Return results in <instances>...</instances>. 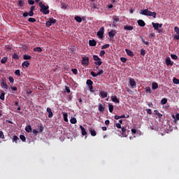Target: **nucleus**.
<instances>
[{"mask_svg": "<svg viewBox=\"0 0 179 179\" xmlns=\"http://www.w3.org/2000/svg\"><path fill=\"white\" fill-rule=\"evenodd\" d=\"M28 21H29V22H32V23H34V22H36V18H31V17H30V18L28 19Z\"/></svg>", "mask_w": 179, "mask_h": 179, "instance_id": "nucleus-49", "label": "nucleus"}, {"mask_svg": "<svg viewBox=\"0 0 179 179\" xmlns=\"http://www.w3.org/2000/svg\"><path fill=\"white\" fill-rule=\"evenodd\" d=\"M34 4L31 5V13H32L33 17H34V10H35V9H36V6H34Z\"/></svg>", "mask_w": 179, "mask_h": 179, "instance_id": "nucleus-43", "label": "nucleus"}, {"mask_svg": "<svg viewBox=\"0 0 179 179\" xmlns=\"http://www.w3.org/2000/svg\"><path fill=\"white\" fill-rule=\"evenodd\" d=\"M0 99L2 101H4L5 99V92L3 91L1 92V94L0 95Z\"/></svg>", "mask_w": 179, "mask_h": 179, "instance_id": "nucleus-39", "label": "nucleus"}, {"mask_svg": "<svg viewBox=\"0 0 179 179\" xmlns=\"http://www.w3.org/2000/svg\"><path fill=\"white\" fill-rule=\"evenodd\" d=\"M1 85L4 90H8L9 87L7 84L6 78H2L1 81Z\"/></svg>", "mask_w": 179, "mask_h": 179, "instance_id": "nucleus-5", "label": "nucleus"}, {"mask_svg": "<svg viewBox=\"0 0 179 179\" xmlns=\"http://www.w3.org/2000/svg\"><path fill=\"white\" fill-rule=\"evenodd\" d=\"M43 49L41 48L37 47L34 48V52H42Z\"/></svg>", "mask_w": 179, "mask_h": 179, "instance_id": "nucleus-37", "label": "nucleus"}, {"mask_svg": "<svg viewBox=\"0 0 179 179\" xmlns=\"http://www.w3.org/2000/svg\"><path fill=\"white\" fill-rule=\"evenodd\" d=\"M18 140H20V138L17 136H16V135L13 136V141H15V143H17Z\"/></svg>", "mask_w": 179, "mask_h": 179, "instance_id": "nucleus-41", "label": "nucleus"}, {"mask_svg": "<svg viewBox=\"0 0 179 179\" xmlns=\"http://www.w3.org/2000/svg\"><path fill=\"white\" fill-rule=\"evenodd\" d=\"M99 8H100L99 4H96L95 3H93L92 4V8H91L92 11H96V13H99L100 11Z\"/></svg>", "mask_w": 179, "mask_h": 179, "instance_id": "nucleus-6", "label": "nucleus"}, {"mask_svg": "<svg viewBox=\"0 0 179 179\" xmlns=\"http://www.w3.org/2000/svg\"><path fill=\"white\" fill-rule=\"evenodd\" d=\"M56 22H57V20H55L53 17L50 18V27H51V25H53L54 24H56Z\"/></svg>", "mask_w": 179, "mask_h": 179, "instance_id": "nucleus-38", "label": "nucleus"}, {"mask_svg": "<svg viewBox=\"0 0 179 179\" xmlns=\"http://www.w3.org/2000/svg\"><path fill=\"white\" fill-rule=\"evenodd\" d=\"M140 14H141V15H146L148 17H153V18H156L157 17V13H155V11L152 13V11H149L148 9L143 10H141L140 11Z\"/></svg>", "mask_w": 179, "mask_h": 179, "instance_id": "nucleus-2", "label": "nucleus"}, {"mask_svg": "<svg viewBox=\"0 0 179 179\" xmlns=\"http://www.w3.org/2000/svg\"><path fill=\"white\" fill-rule=\"evenodd\" d=\"M141 56H145V55H146V52H145V49L141 50Z\"/></svg>", "mask_w": 179, "mask_h": 179, "instance_id": "nucleus-52", "label": "nucleus"}, {"mask_svg": "<svg viewBox=\"0 0 179 179\" xmlns=\"http://www.w3.org/2000/svg\"><path fill=\"white\" fill-rule=\"evenodd\" d=\"M113 26L116 27L117 22H119V21H120V18H119V17H117V15H113Z\"/></svg>", "mask_w": 179, "mask_h": 179, "instance_id": "nucleus-10", "label": "nucleus"}, {"mask_svg": "<svg viewBox=\"0 0 179 179\" xmlns=\"http://www.w3.org/2000/svg\"><path fill=\"white\" fill-rule=\"evenodd\" d=\"M97 36L100 39H103L104 38V27H102V28H100V29L97 32Z\"/></svg>", "mask_w": 179, "mask_h": 179, "instance_id": "nucleus-4", "label": "nucleus"}, {"mask_svg": "<svg viewBox=\"0 0 179 179\" xmlns=\"http://www.w3.org/2000/svg\"><path fill=\"white\" fill-rule=\"evenodd\" d=\"M173 119H174L175 122H178L179 120V113H176V115H172Z\"/></svg>", "mask_w": 179, "mask_h": 179, "instance_id": "nucleus-27", "label": "nucleus"}, {"mask_svg": "<svg viewBox=\"0 0 179 179\" xmlns=\"http://www.w3.org/2000/svg\"><path fill=\"white\" fill-rule=\"evenodd\" d=\"M166 66H173V62H171V57L166 58Z\"/></svg>", "mask_w": 179, "mask_h": 179, "instance_id": "nucleus-11", "label": "nucleus"}, {"mask_svg": "<svg viewBox=\"0 0 179 179\" xmlns=\"http://www.w3.org/2000/svg\"><path fill=\"white\" fill-rule=\"evenodd\" d=\"M25 130L26 131H28V133H31L32 131V127L31 124H28L27 126H26Z\"/></svg>", "mask_w": 179, "mask_h": 179, "instance_id": "nucleus-24", "label": "nucleus"}, {"mask_svg": "<svg viewBox=\"0 0 179 179\" xmlns=\"http://www.w3.org/2000/svg\"><path fill=\"white\" fill-rule=\"evenodd\" d=\"M8 80L10 81V83H14L15 81L13 77H11L10 76V77H8Z\"/></svg>", "mask_w": 179, "mask_h": 179, "instance_id": "nucleus-58", "label": "nucleus"}, {"mask_svg": "<svg viewBox=\"0 0 179 179\" xmlns=\"http://www.w3.org/2000/svg\"><path fill=\"white\" fill-rule=\"evenodd\" d=\"M90 131L92 136H96V131L94 129H90Z\"/></svg>", "mask_w": 179, "mask_h": 179, "instance_id": "nucleus-31", "label": "nucleus"}, {"mask_svg": "<svg viewBox=\"0 0 179 179\" xmlns=\"http://www.w3.org/2000/svg\"><path fill=\"white\" fill-rule=\"evenodd\" d=\"M8 60V57H3V59H1V63H2V64H5V63H6Z\"/></svg>", "mask_w": 179, "mask_h": 179, "instance_id": "nucleus-44", "label": "nucleus"}, {"mask_svg": "<svg viewBox=\"0 0 179 179\" xmlns=\"http://www.w3.org/2000/svg\"><path fill=\"white\" fill-rule=\"evenodd\" d=\"M76 21H77V22H82V18L81 17H79L78 15L76 16L75 18Z\"/></svg>", "mask_w": 179, "mask_h": 179, "instance_id": "nucleus-35", "label": "nucleus"}, {"mask_svg": "<svg viewBox=\"0 0 179 179\" xmlns=\"http://www.w3.org/2000/svg\"><path fill=\"white\" fill-rule=\"evenodd\" d=\"M91 84H92V80H87V85H88L90 90Z\"/></svg>", "mask_w": 179, "mask_h": 179, "instance_id": "nucleus-56", "label": "nucleus"}, {"mask_svg": "<svg viewBox=\"0 0 179 179\" xmlns=\"http://www.w3.org/2000/svg\"><path fill=\"white\" fill-rule=\"evenodd\" d=\"M120 60H121V62H122L123 63H126L127 59H126V57H121Z\"/></svg>", "mask_w": 179, "mask_h": 179, "instance_id": "nucleus-63", "label": "nucleus"}, {"mask_svg": "<svg viewBox=\"0 0 179 179\" xmlns=\"http://www.w3.org/2000/svg\"><path fill=\"white\" fill-rule=\"evenodd\" d=\"M47 112L48 113V117H53V112H52L51 108H47Z\"/></svg>", "mask_w": 179, "mask_h": 179, "instance_id": "nucleus-18", "label": "nucleus"}, {"mask_svg": "<svg viewBox=\"0 0 179 179\" xmlns=\"http://www.w3.org/2000/svg\"><path fill=\"white\" fill-rule=\"evenodd\" d=\"M80 128L81 129L83 136H86V134H87V131H86V129H85V127H83V126L82 125L80 126Z\"/></svg>", "mask_w": 179, "mask_h": 179, "instance_id": "nucleus-23", "label": "nucleus"}, {"mask_svg": "<svg viewBox=\"0 0 179 179\" xmlns=\"http://www.w3.org/2000/svg\"><path fill=\"white\" fill-rule=\"evenodd\" d=\"M73 74H78V69H72L71 70Z\"/></svg>", "mask_w": 179, "mask_h": 179, "instance_id": "nucleus-64", "label": "nucleus"}, {"mask_svg": "<svg viewBox=\"0 0 179 179\" xmlns=\"http://www.w3.org/2000/svg\"><path fill=\"white\" fill-rule=\"evenodd\" d=\"M174 31H175V32H176V34H177L178 35V36H179V27H175Z\"/></svg>", "mask_w": 179, "mask_h": 179, "instance_id": "nucleus-51", "label": "nucleus"}, {"mask_svg": "<svg viewBox=\"0 0 179 179\" xmlns=\"http://www.w3.org/2000/svg\"><path fill=\"white\" fill-rule=\"evenodd\" d=\"M111 99L113 102H115V103H120V99H118L117 95H113L111 96Z\"/></svg>", "mask_w": 179, "mask_h": 179, "instance_id": "nucleus-14", "label": "nucleus"}, {"mask_svg": "<svg viewBox=\"0 0 179 179\" xmlns=\"http://www.w3.org/2000/svg\"><path fill=\"white\" fill-rule=\"evenodd\" d=\"M0 138H5L4 133L2 130H0Z\"/></svg>", "mask_w": 179, "mask_h": 179, "instance_id": "nucleus-50", "label": "nucleus"}, {"mask_svg": "<svg viewBox=\"0 0 179 179\" xmlns=\"http://www.w3.org/2000/svg\"><path fill=\"white\" fill-rule=\"evenodd\" d=\"M38 132L39 133H43V130H44V126L43 124H38Z\"/></svg>", "mask_w": 179, "mask_h": 179, "instance_id": "nucleus-26", "label": "nucleus"}, {"mask_svg": "<svg viewBox=\"0 0 179 179\" xmlns=\"http://www.w3.org/2000/svg\"><path fill=\"white\" fill-rule=\"evenodd\" d=\"M97 42L94 39L90 40L89 41V45L90 46H96Z\"/></svg>", "mask_w": 179, "mask_h": 179, "instance_id": "nucleus-19", "label": "nucleus"}, {"mask_svg": "<svg viewBox=\"0 0 179 179\" xmlns=\"http://www.w3.org/2000/svg\"><path fill=\"white\" fill-rule=\"evenodd\" d=\"M29 66H30L29 62H24L22 64V66L23 67V69H27V67H29Z\"/></svg>", "mask_w": 179, "mask_h": 179, "instance_id": "nucleus-22", "label": "nucleus"}, {"mask_svg": "<svg viewBox=\"0 0 179 179\" xmlns=\"http://www.w3.org/2000/svg\"><path fill=\"white\" fill-rule=\"evenodd\" d=\"M129 84L132 87H136V83L134 78H129Z\"/></svg>", "mask_w": 179, "mask_h": 179, "instance_id": "nucleus-12", "label": "nucleus"}, {"mask_svg": "<svg viewBox=\"0 0 179 179\" xmlns=\"http://www.w3.org/2000/svg\"><path fill=\"white\" fill-rule=\"evenodd\" d=\"M159 88V85L157 83H152V90H157Z\"/></svg>", "mask_w": 179, "mask_h": 179, "instance_id": "nucleus-29", "label": "nucleus"}, {"mask_svg": "<svg viewBox=\"0 0 179 179\" xmlns=\"http://www.w3.org/2000/svg\"><path fill=\"white\" fill-rule=\"evenodd\" d=\"M90 90L91 91V92H93V81H92V80H91V84H90Z\"/></svg>", "mask_w": 179, "mask_h": 179, "instance_id": "nucleus-61", "label": "nucleus"}, {"mask_svg": "<svg viewBox=\"0 0 179 179\" xmlns=\"http://www.w3.org/2000/svg\"><path fill=\"white\" fill-rule=\"evenodd\" d=\"M28 4L32 6V5L35 4V1L34 0H28Z\"/></svg>", "mask_w": 179, "mask_h": 179, "instance_id": "nucleus-53", "label": "nucleus"}, {"mask_svg": "<svg viewBox=\"0 0 179 179\" xmlns=\"http://www.w3.org/2000/svg\"><path fill=\"white\" fill-rule=\"evenodd\" d=\"M141 41L143 43H145L146 45V46H149V45H150L149 42L145 41V39H143V38H141Z\"/></svg>", "mask_w": 179, "mask_h": 179, "instance_id": "nucleus-54", "label": "nucleus"}, {"mask_svg": "<svg viewBox=\"0 0 179 179\" xmlns=\"http://www.w3.org/2000/svg\"><path fill=\"white\" fill-rule=\"evenodd\" d=\"M93 59L94 60V64L96 66H101V64H102L101 59H100V57H99V56H97L96 55H94L93 56Z\"/></svg>", "mask_w": 179, "mask_h": 179, "instance_id": "nucleus-3", "label": "nucleus"}, {"mask_svg": "<svg viewBox=\"0 0 179 179\" xmlns=\"http://www.w3.org/2000/svg\"><path fill=\"white\" fill-rule=\"evenodd\" d=\"M116 35V31H114V29H112L110 32H108V36L110 38H113L114 36Z\"/></svg>", "mask_w": 179, "mask_h": 179, "instance_id": "nucleus-15", "label": "nucleus"}, {"mask_svg": "<svg viewBox=\"0 0 179 179\" xmlns=\"http://www.w3.org/2000/svg\"><path fill=\"white\" fill-rule=\"evenodd\" d=\"M63 116H64V120L65 122H68V113H64Z\"/></svg>", "mask_w": 179, "mask_h": 179, "instance_id": "nucleus-46", "label": "nucleus"}, {"mask_svg": "<svg viewBox=\"0 0 179 179\" xmlns=\"http://www.w3.org/2000/svg\"><path fill=\"white\" fill-rule=\"evenodd\" d=\"M83 65L88 66L90 63V59L89 57H83V60L81 62Z\"/></svg>", "mask_w": 179, "mask_h": 179, "instance_id": "nucleus-8", "label": "nucleus"}, {"mask_svg": "<svg viewBox=\"0 0 179 179\" xmlns=\"http://www.w3.org/2000/svg\"><path fill=\"white\" fill-rule=\"evenodd\" d=\"M145 92H148V94H152V90H151L150 87H145Z\"/></svg>", "mask_w": 179, "mask_h": 179, "instance_id": "nucleus-40", "label": "nucleus"}, {"mask_svg": "<svg viewBox=\"0 0 179 179\" xmlns=\"http://www.w3.org/2000/svg\"><path fill=\"white\" fill-rule=\"evenodd\" d=\"M25 3H24V0H18V4L17 6L20 8H22V7H24Z\"/></svg>", "mask_w": 179, "mask_h": 179, "instance_id": "nucleus-17", "label": "nucleus"}, {"mask_svg": "<svg viewBox=\"0 0 179 179\" xmlns=\"http://www.w3.org/2000/svg\"><path fill=\"white\" fill-rule=\"evenodd\" d=\"M110 45L108 43H107L106 45H103L101 48V49H107L108 48H109Z\"/></svg>", "mask_w": 179, "mask_h": 179, "instance_id": "nucleus-59", "label": "nucleus"}, {"mask_svg": "<svg viewBox=\"0 0 179 179\" xmlns=\"http://www.w3.org/2000/svg\"><path fill=\"white\" fill-rule=\"evenodd\" d=\"M137 23L140 27H145V21H143V20H138V21H137Z\"/></svg>", "mask_w": 179, "mask_h": 179, "instance_id": "nucleus-21", "label": "nucleus"}, {"mask_svg": "<svg viewBox=\"0 0 179 179\" xmlns=\"http://www.w3.org/2000/svg\"><path fill=\"white\" fill-rule=\"evenodd\" d=\"M100 94L102 98H107L108 96V92H106V91H101L100 92Z\"/></svg>", "mask_w": 179, "mask_h": 179, "instance_id": "nucleus-25", "label": "nucleus"}, {"mask_svg": "<svg viewBox=\"0 0 179 179\" xmlns=\"http://www.w3.org/2000/svg\"><path fill=\"white\" fill-rule=\"evenodd\" d=\"M115 126H116V127H117V129H122V126L120 124V122H119V123H116Z\"/></svg>", "mask_w": 179, "mask_h": 179, "instance_id": "nucleus-62", "label": "nucleus"}, {"mask_svg": "<svg viewBox=\"0 0 179 179\" xmlns=\"http://www.w3.org/2000/svg\"><path fill=\"white\" fill-rule=\"evenodd\" d=\"M78 122L76 117H71V119L70 120V122L72 123L73 124H76Z\"/></svg>", "mask_w": 179, "mask_h": 179, "instance_id": "nucleus-32", "label": "nucleus"}, {"mask_svg": "<svg viewBox=\"0 0 179 179\" xmlns=\"http://www.w3.org/2000/svg\"><path fill=\"white\" fill-rule=\"evenodd\" d=\"M167 102H168V99H166V98H163L161 101L162 105H165L166 103H167Z\"/></svg>", "mask_w": 179, "mask_h": 179, "instance_id": "nucleus-36", "label": "nucleus"}, {"mask_svg": "<svg viewBox=\"0 0 179 179\" xmlns=\"http://www.w3.org/2000/svg\"><path fill=\"white\" fill-rule=\"evenodd\" d=\"M108 109H109V111L110 113H113V109H114V106L112 105V103H109L108 104Z\"/></svg>", "mask_w": 179, "mask_h": 179, "instance_id": "nucleus-33", "label": "nucleus"}, {"mask_svg": "<svg viewBox=\"0 0 179 179\" xmlns=\"http://www.w3.org/2000/svg\"><path fill=\"white\" fill-rule=\"evenodd\" d=\"M104 55H106V52H105V50H103V49H102V50H101V52H100V56L103 57V56H104Z\"/></svg>", "mask_w": 179, "mask_h": 179, "instance_id": "nucleus-57", "label": "nucleus"}, {"mask_svg": "<svg viewBox=\"0 0 179 179\" xmlns=\"http://www.w3.org/2000/svg\"><path fill=\"white\" fill-rule=\"evenodd\" d=\"M13 59L17 60L19 59L18 55H17V53H14V55H13Z\"/></svg>", "mask_w": 179, "mask_h": 179, "instance_id": "nucleus-55", "label": "nucleus"}, {"mask_svg": "<svg viewBox=\"0 0 179 179\" xmlns=\"http://www.w3.org/2000/svg\"><path fill=\"white\" fill-rule=\"evenodd\" d=\"M24 17H27L29 15V17H33V13H32V10H31V7H30V10L29 13L25 12L24 13V14H22Z\"/></svg>", "mask_w": 179, "mask_h": 179, "instance_id": "nucleus-9", "label": "nucleus"}, {"mask_svg": "<svg viewBox=\"0 0 179 179\" xmlns=\"http://www.w3.org/2000/svg\"><path fill=\"white\" fill-rule=\"evenodd\" d=\"M155 114L157 115L159 119H162L163 115L159 112V110H154Z\"/></svg>", "mask_w": 179, "mask_h": 179, "instance_id": "nucleus-30", "label": "nucleus"}, {"mask_svg": "<svg viewBox=\"0 0 179 179\" xmlns=\"http://www.w3.org/2000/svg\"><path fill=\"white\" fill-rule=\"evenodd\" d=\"M122 136L124 137H127L128 136V133H127V127H125L124 126L122 127Z\"/></svg>", "mask_w": 179, "mask_h": 179, "instance_id": "nucleus-13", "label": "nucleus"}, {"mask_svg": "<svg viewBox=\"0 0 179 179\" xmlns=\"http://www.w3.org/2000/svg\"><path fill=\"white\" fill-rule=\"evenodd\" d=\"M124 29L126 31H132V29H134V27L131 25H124Z\"/></svg>", "mask_w": 179, "mask_h": 179, "instance_id": "nucleus-20", "label": "nucleus"}, {"mask_svg": "<svg viewBox=\"0 0 179 179\" xmlns=\"http://www.w3.org/2000/svg\"><path fill=\"white\" fill-rule=\"evenodd\" d=\"M39 7H40V12L44 14L45 15H47L50 14V7L49 6H45L43 3L41 1L39 3Z\"/></svg>", "mask_w": 179, "mask_h": 179, "instance_id": "nucleus-1", "label": "nucleus"}, {"mask_svg": "<svg viewBox=\"0 0 179 179\" xmlns=\"http://www.w3.org/2000/svg\"><path fill=\"white\" fill-rule=\"evenodd\" d=\"M152 25L154 28V29H155L156 31H159V28H162L163 27V24H159L158 22L155 23V22H152Z\"/></svg>", "mask_w": 179, "mask_h": 179, "instance_id": "nucleus-7", "label": "nucleus"}, {"mask_svg": "<svg viewBox=\"0 0 179 179\" xmlns=\"http://www.w3.org/2000/svg\"><path fill=\"white\" fill-rule=\"evenodd\" d=\"M99 112H104L105 106H103L102 103H99Z\"/></svg>", "mask_w": 179, "mask_h": 179, "instance_id": "nucleus-28", "label": "nucleus"}, {"mask_svg": "<svg viewBox=\"0 0 179 179\" xmlns=\"http://www.w3.org/2000/svg\"><path fill=\"white\" fill-rule=\"evenodd\" d=\"M173 82L174 84H179V79L176 78H174L173 79Z\"/></svg>", "mask_w": 179, "mask_h": 179, "instance_id": "nucleus-47", "label": "nucleus"}, {"mask_svg": "<svg viewBox=\"0 0 179 179\" xmlns=\"http://www.w3.org/2000/svg\"><path fill=\"white\" fill-rule=\"evenodd\" d=\"M45 25L48 28H50V27H51V18H50V20L46 22Z\"/></svg>", "mask_w": 179, "mask_h": 179, "instance_id": "nucleus-42", "label": "nucleus"}, {"mask_svg": "<svg viewBox=\"0 0 179 179\" xmlns=\"http://www.w3.org/2000/svg\"><path fill=\"white\" fill-rule=\"evenodd\" d=\"M20 138H21V140H22V141H26V137L24 134H20Z\"/></svg>", "mask_w": 179, "mask_h": 179, "instance_id": "nucleus-48", "label": "nucleus"}, {"mask_svg": "<svg viewBox=\"0 0 179 179\" xmlns=\"http://www.w3.org/2000/svg\"><path fill=\"white\" fill-rule=\"evenodd\" d=\"M15 74L17 76H21L20 70H15Z\"/></svg>", "mask_w": 179, "mask_h": 179, "instance_id": "nucleus-60", "label": "nucleus"}, {"mask_svg": "<svg viewBox=\"0 0 179 179\" xmlns=\"http://www.w3.org/2000/svg\"><path fill=\"white\" fill-rule=\"evenodd\" d=\"M23 57H24V60H31V56L28 55H24Z\"/></svg>", "mask_w": 179, "mask_h": 179, "instance_id": "nucleus-34", "label": "nucleus"}, {"mask_svg": "<svg viewBox=\"0 0 179 179\" xmlns=\"http://www.w3.org/2000/svg\"><path fill=\"white\" fill-rule=\"evenodd\" d=\"M125 52L128 56H130V57H133L134 56V52H132V50H129V49H125Z\"/></svg>", "mask_w": 179, "mask_h": 179, "instance_id": "nucleus-16", "label": "nucleus"}, {"mask_svg": "<svg viewBox=\"0 0 179 179\" xmlns=\"http://www.w3.org/2000/svg\"><path fill=\"white\" fill-rule=\"evenodd\" d=\"M171 59H173L174 60H178V56H177V55L171 54Z\"/></svg>", "mask_w": 179, "mask_h": 179, "instance_id": "nucleus-45", "label": "nucleus"}]
</instances>
